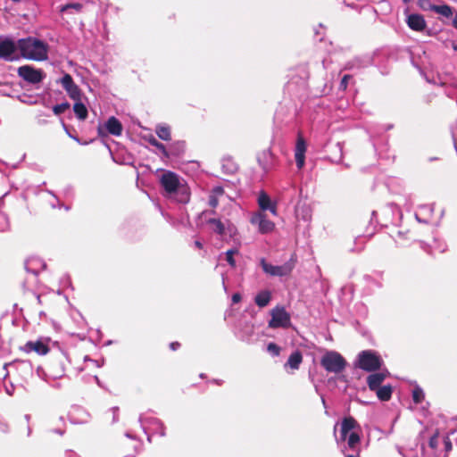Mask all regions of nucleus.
<instances>
[{"label": "nucleus", "mask_w": 457, "mask_h": 457, "mask_svg": "<svg viewBox=\"0 0 457 457\" xmlns=\"http://www.w3.org/2000/svg\"><path fill=\"white\" fill-rule=\"evenodd\" d=\"M20 59L24 58L36 62L46 61L48 58L49 46L43 40L34 37L18 39Z\"/></svg>", "instance_id": "obj_1"}, {"label": "nucleus", "mask_w": 457, "mask_h": 457, "mask_svg": "<svg viewBox=\"0 0 457 457\" xmlns=\"http://www.w3.org/2000/svg\"><path fill=\"white\" fill-rule=\"evenodd\" d=\"M320 365L328 373L339 374L345 370L347 362L339 353L327 351L320 359Z\"/></svg>", "instance_id": "obj_2"}, {"label": "nucleus", "mask_w": 457, "mask_h": 457, "mask_svg": "<svg viewBox=\"0 0 457 457\" xmlns=\"http://www.w3.org/2000/svg\"><path fill=\"white\" fill-rule=\"evenodd\" d=\"M383 364L381 357L371 350H365L359 353L356 366L360 369L372 372L379 370Z\"/></svg>", "instance_id": "obj_3"}, {"label": "nucleus", "mask_w": 457, "mask_h": 457, "mask_svg": "<svg viewBox=\"0 0 457 457\" xmlns=\"http://www.w3.org/2000/svg\"><path fill=\"white\" fill-rule=\"evenodd\" d=\"M0 58L6 62L20 60L18 40L10 37L0 36Z\"/></svg>", "instance_id": "obj_4"}, {"label": "nucleus", "mask_w": 457, "mask_h": 457, "mask_svg": "<svg viewBox=\"0 0 457 457\" xmlns=\"http://www.w3.org/2000/svg\"><path fill=\"white\" fill-rule=\"evenodd\" d=\"M295 259L294 256H292L288 262L278 266L268 263L264 258H262L260 260V265L262 268L263 271L266 274L273 277L288 276L292 272L295 267Z\"/></svg>", "instance_id": "obj_5"}, {"label": "nucleus", "mask_w": 457, "mask_h": 457, "mask_svg": "<svg viewBox=\"0 0 457 457\" xmlns=\"http://www.w3.org/2000/svg\"><path fill=\"white\" fill-rule=\"evenodd\" d=\"M138 420L142 429L147 435V440L149 442L151 441V434H159L161 436H165V428L162 422L157 418L141 414Z\"/></svg>", "instance_id": "obj_6"}, {"label": "nucleus", "mask_w": 457, "mask_h": 457, "mask_svg": "<svg viewBox=\"0 0 457 457\" xmlns=\"http://www.w3.org/2000/svg\"><path fill=\"white\" fill-rule=\"evenodd\" d=\"M269 327L271 328H287L291 326L290 314L282 306H276L270 312Z\"/></svg>", "instance_id": "obj_7"}, {"label": "nucleus", "mask_w": 457, "mask_h": 457, "mask_svg": "<svg viewBox=\"0 0 457 457\" xmlns=\"http://www.w3.org/2000/svg\"><path fill=\"white\" fill-rule=\"evenodd\" d=\"M18 75L25 81L31 84L39 83L45 78V74L41 70L35 69L30 65H23L19 67Z\"/></svg>", "instance_id": "obj_8"}, {"label": "nucleus", "mask_w": 457, "mask_h": 457, "mask_svg": "<svg viewBox=\"0 0 457 457\" xmlns=\"http://www.w3.org/2000/svg\"><path fill=\"white\" fill-rule=\"evenodd\" d=\"M67 360L65 353L59 352L55 358L48 364V371L54 378H62L65 372L64 361Z\"/></svg>", "instance_id": "obj_9"}, {"label": "nucleus", "mask_w": 457, "mask_h": 457, "mask_svg": "<svg viewBox=\"0 0 457 457\" xmlns=\"http://www.w3.org/2000/svg\"><path fill=\"white\" fill-rule=\"evenodd\" d=\"M251 223L258 227L261 234L270 233L275 228V223L270 220L262 212L254 213L251 218Z\"/></svg>", "instance_id": "obj_10"}, {"label": "nucleus", "mask_w": 457, "mask_h": 457, "mask_svg": "<svg viewBox=\"0 0 457 457\" xmlns=\"http://www.w3.org/2000/svg\"><path fill=\"white\" fill-rule=\"evenodd\" d=\"M179 184V176L172 171H165L161 177V185L168 194L177 192Z\"/></svg>", "instance_id": "obj_11"}, {"label": "nucleus", "mask_w": 457, "mask_h": 457, "mask_svg": "<svg viewBox=\"0 0 457 457\" xmlns=\"http://www.w3.org/2000/svg\"><path fill=\"white\" fill-rule=\"evenodd\" d=\"M359 428L357 421L351 416L345 417L341 422L340 436H337V426L334 428V435L337 443L345 442L350 431L353 432L355 428Z\"/></svg>", "instance_id": "obj_12"}, {"label": "nucleus", "mask_w": 457, "mask_h": 457, "mask_svg": "<svg viewBox=\"0 0 457 457\" xmlns=\"http://www.w3.org/2000/svg\"><path fill=\"white\" fill-rule=\"evenodd\" d=\"M62 87L66 90L69 96L73 100H79L80 99V89L79 87L74 83L72 77L65 73L63 77L60 80Z\"/></svg>", "instance_id": "obj_13"}, {"label": "nucleus", "mask_w": 457, "mask_h": 457, "mask_svg": "<svg viewBox=\"0 0 457 457\" xmlns=\"http://www.w3.org/2000/svg\"><path fill=\"white\" fill-rule=\"evenodd\" d=\"M305 153H306V143L302 137H298L295 149V159L296 166L301 170L304 166L305 162Z\"/></svg>", "instance_id": "obj_14"}, {"label": "nucleus", "mask_w": 457, "mask_h": 457, "mask_svg": "<svg viewBox=\"0 0 457 457\" xmlns=\"http://www.w3.org/2000/svg\"><path fill=\"white\" fill-rule=\"evenodd\" d=\"M258 204L262 212L270 211L273 215H277L276 203H273L268 194L264 191H261L258 195Z\"/></svg>", "instance_id": "obj_15"}, {"label": "nucleus", "mask_w": 457, "mask_h": 457, "mask_svg": "<svg viewBox=\"0 0 457 457\" xmlns=\"http://www.w3.org/2000/svg\"><path fill=\"white\" fill-rule=\"evenodd\" d=\"M406 22L409 28L415 31H422L427 26L424 17L418 13L408 15Z\"/></svg>", "instance_id": "obj_16"}, {"label": "nucleus", "mask_w": 457, "mask_h": 457, "mask_svg": "<svg viewBox=\"0 0 457 457\" xmlns=\"http://www.w3.org/2000/svg\"><path fill=\"white\" fill-rule=\"evenodd\" d=\"M24 351L27 353L35 352L39 355H45L48 353L49 347L42 341H29L24 345Z\"/></svg>", "instance_id": "obj_17"}, {"label": "nucleus", "mask_w": 457, "mask_h": 457, "mask_svg": "<svg viewBox=\"0 0 457 457\" xmlns=\"http://www.w3.org/2000/svg\"><path fill=\"white\" fill-rule=\"evenodd\" d=\"M262 168L267 172L274 166V155L270 149L264 150L258 157Z\"/></svg>", "instance_id": "obj_18"}, {"label": "nucleus", "mask_w": 457, "mask_h": 457, "mask_svg": "<svg viewBox=\"0 0 457 457\" xmlns=\"http://www.w3.org/2000/svg\"><path fill=\"white\" fill-rule=\"evenodd\" d=\"M386 377V373L385 372H377L369 375L367 378V384L369 386V388L371 391H375L376 388L380 386L382 382L385 380Z\"/></svg>", "instance_id": "obj_19"}, {"label": "nucleus", "mask_w": 457, "mask_h": 457, "mask_svg": "<svg viewBox=\"0 0 457 457\" xmlns=\"http://www.w3.org/2000/svg\"><path fill=\"white\" fill-rule=\"evenodd\" d=\"M107 131L113 136H120L122 132V125L115 117H110L105 122Z\"/></svg>", "instance_id": "obj_20"}, {"label": "nucleus", "mask_w": 457, "mask_h": 457, "mask_svg": "<svg viewBox=\"0 0 457 457\" xmlns=\"http://www.w3.org/2000/svg\"><path fill=\"white\" fill-rule=\"evenodd\" d=\"M303 361V355L300 351H295L290 354L285 367H290L292 370H298Z\"/></svg>", "instance_id": "obj_21"}, {"label": "nucleus", "mask_w": 457, "mask_h": 457, "mask_svg": "<svg viewBox=\"0 0 457 457\" xmlns=\"http://www.w3.org/2000/svg\"><path fill=\"white\" fill-rule=\"evenodd\" d=\"M270 299V292L268 290H262L256 295L254 302L259 307L263 308L269 304Z\"/></svg>", "instance_id": "obj_22"}, {"label": "nucleus", "mask_w": 457, "mask_h": 457, "mask_svg": "<svg viewBox=\"0 0 457 457\" xmlns=\"http://www.w3.org/2000/svg\"><path fill=\"white\" fill-rule=\"evenodd\" d=\"M207 224L210 226V228L218 235H224L225 233V225L224 223L219 220V219H209L207 220Z\"/></svg>", "instance_id": "obj_23"}, {"label": "nucleus", "mask_w": 457, "mask_h": 457, "mask_svg": "<svg viewBox=\"0 0 457 457\" xmlns=\"http://www.w3.org/2000/svg\"><path fill=\"white\" fill-rule=\"evenodd\" d=\"M155 133L162 140L169 141L171 139L170 128L168 125H157L155 128Z\"/></svg>", "instance_id": "obj_24"}, {"label": "nucleus", "mask_w": 457, "mask_h": 457, "mask_svg": "<svg viewBox=\"0 0 457 457\" xmlns=\"http://www.w3.org/2000/svg\"><path fill=\"white\" fill-rule=\"evenodd\" d=\"M375 391L378 398L381 401H388L391 398L392 386L389 385L378 386Z\"/></svg>", "instance_id": "obj_25"}, {"label": "nucleus", "mask_w": 457, "mask_h": 457, "mask_svg": "<svg viewBox=\"0 0 457 457\" xmlns=\"http://www.w3.org/2000/svg\"><path fill=\"white\" fill-rule=\"evenodd\" d=\"M73 111L79 120H84L87 119V109L83 103L76 102L73 105Z\"/></svg>", "instance_id": "obj_26"}, {"label": "nucleus", "mask_w": 457, "mask_h": 457, "mask_svg": "<svg viewBox=\"0 0 457 457\" xmlns=\"http://www.w3.org/2000/svg\"><path fill=\"white\" fill-rule=\"evenodd\" d=\"M433 12H435L444 17H446V18H450L453 14V8L448 4H442V5L436 4V6L433 7Z\"/></svg>", "instance_id": "obj_27"}, {"label": "nucleus", "mask_w": 457, "mask_h": 457, "mask_svg": "<svg viewBox=\"0 0 457 457\" xmlns=\"http://www.w3.org/2000/svg\"><path fill=\"white\" fill-rule=\"evenodd\" d=\"M148 143L151 145L156 147L162 153L163 157H165V158H169L170 157V153L166 149L165 145L162 143H160L154 137L151 136L148 138Z\"/></svg>", "instance_id": "obj_28"}, {"label": "nucleus", "mask_w": 457, "mask_h": 457, "mask_svg": "<svg viewBox=\"0 0 457 457\" xmlns=\"http://www.w3.org/2000/svg\"><path fill=\"white\" fill-rule=\"evenodd\" d=\"M222 170L228 174H233L237 171V164L229 158L222 160Z\"/></svg>", "instance_id": "obj_29"}, {"label": "nucleus", "mask_w": 457, "mask_h": 457, "mask_svg": "<svg viewBox=\"0 0 457 457\" xmlns=\"http://www.w3.org/2000/svg\"><path fill=\"white\" fill-rule=\"evenodd\" d=\"M83 5L79 3H71V4H67L65 5H62L60 7V12H79L82 9Z\"/></svg>", "instance_id": "obj_30"}, {"label": "nucleus", "mask_w": 457, "mask_h": 457, "mask_svg": "<svg viewBox=\"0 0 457 457\" xmlns=\"http://www.w3.org/2000/svg\"><path fill=\"white\" fill-rule=\"evenodd\" d=\"M185 149V142L184 141H178L171 145L170 149L169 151L170 155H179L181 153L184 152Z\"/></svg>", "instance_id": "obj_31"}, {"label": "nucleus", "mask_w": 457, "mask_h": 457, "mask_svg": "<svg viewBox=\"0 0 457 457\" xmlns=\"http://www.w3.org/2000/svg\"><path fill=\"white\" fill-rule=\"evenodd\" d=\"M425 397L424 392L421 387L416 386L412 390V400L415 403H420Z\"/></svg>", "instance_id": "obj_32"}, {"label": "nucleus", "mask_w": 457, "mask_h": 457, "mask_svg": "<svg viewBox=\"0 0 457 457\" xmlns=\"http://www.w3.org/2000/svg\"><path fill=\"white\" fill-rule=\"evenodd\" d=\"M360 436L357 432L355 431H353L349 436H348V439H347V445L349 446V448L351 449H354L355 446L360 443Z\"/></svg>", "instance_id": "obj_33"}, {"label": "nucleus", "mask_w": 457, "mask_h": 457, "mask_svg": "<svg viewBox=\"0 0 457 457\" xmlns=\"http://www.w3.org/2000/svg\"><path fill=\"white\" fill-rule=\"evenodd\" d=\"M237 248H231L229 250H228L226 253H225V255H226V261L228 262V263L232 267V268H235L236 267V261L234 259V254L237 253Z\"/></svg>", "instance_id": "obj_34"}, {"label": "nucleus", "mask_w": 457, "mask_h": 457, "mask_svg": "<svg viewBox=\"0 0 457 457\" xmlns=\"http://www.w3.org/2000/svg\"><path fill=\"white\" fill-rule=\"evenodd\" d=\"M69 108H70V104L68 102H64L60 104H55L53 107V112L55 115H60V114L63 113Z\"/></svg>", "instance_id": "obj_35"}, {"label": "nucleus", "mask_w": 457, "mask_h": 457, "mask_svg": "<svg viewBox=\"0 0 457 457\" xmlns=\"http://www.w3.org/2000/svg\"><path fill=\"white\" fill-rule=\"evenodd\" d=\"M267 351L273 356H278L280 353V347L275 343H269L267 345Z\"/></svg>", "instance_id": "obj_36"}, {"label": "nucleus", "mask_w": 457, "mask_h": 457, "mask_svg": "<svg viewBox=\"0 0 457 457\" xmlns=\"http://www.w3.org/2000/svg\"><path fill=\"white\" fill-rule=\"evenodd\" d=\"M9 228V221L4 213H0V231H5Z\"/></svg>", "instance_id": "obj_37"}, {"label": "nucleus", "mask_w": 457, "mask_h": 457, "mask_svg": "<svg viewBox=\"0 0 457 457\" xmlns=\"http://www.w3.org/2000/svg\"><path fill=\"white\" fill-rule=\"evenodd\" d=\"M419 5L423 10H429L433 11V7L436 6V4H433L430 0H419Z\"/></svg>", "instance_id": "obj_38"}, {"label": "nucleus", "mask_w": 457, "mask_h": 457, "mask_svg": "<svg viewBox=\"0 0 457 457\" xmlns=\"http://www.w3.org/2000/svg\"><path fill=\"white\" fill-rule=\"evenodd\" d=\"M20 370H21L25 372H28V373H31V371H32L31 363L29 361H21L20 363Z\"/></svg>", "instance_id": "obj_39"}, {"label": "nucleus", "mask_w": 457, "mask_h": 457, "mask_svg": "<svg viewBox=\"0 0 457 457\" xmlns=\"http://www.w3.org/2000/svg\"><path fill=\"white\" fill-rule=\"evenodd\" d=\"M352 76L351 75H345L342 79H341V82H340V85H339V88L341 90H345L347 88V86H348V81L349 79H351Z\"/></svg>", "instance_id": "obj_40"}, {"label": "nucleus", "mask_w": 457, "mask_h": 457, "mask_svg": "<svg viewBox=\"0 0 457 457\" xmlns=\"http://www.w3.org/2000/svg\"><path fill=\"white\" fill-rule=\"evenodd\" d=\"M438 440H439V437L437 435H435L433 436L430 437L429 441H428V445L432 448V449H436L438 445Z\"/></svg>", "instance_id": "obj_41"}, {"label": "nucleus", "mask_w": 457, "mask_h": 457, "mask_svg": "<svg viewBox=\"0 0 457 457\" xmlns=\"http://www.w3.org/2000/svg\"><path fill=\"white\" fill-rule=\"evenodd\" d=\"M6 383H7V381L5 379L4 381L5 392H6L7 395H12L13 394V392H14V386H13V385L12 383H10L9 386Z\"/></svg>", "instance_id": "obj_42"}, {"label": "nucleus", "mask_w": 457, "mask_h": 457, "mask_svg": "<svg viewBox=\"0 0 457 457\" xmlns=\"http://www.w3.org/2000/svg\"><path fill=\"white\" fill-rule=\"evenodd\" d=\"M223 193H224L223 187H220V186L214 187L212 190V195H213L215 196L221 195Z\"/></svg>", "instance_id": "obj_43"}, {"label": "nucleus", "mask_w": 457, "mask_h": 457, "mask_svg": "<svg viewBox=\"0 0 457 457\" xmlns=\"http://www.w3.org/2000/svg\"><path fill=\"white\" fill-rule=\"evenodd\" d=\"M219 204V201H218V198L217 196L213 195H211L210 197H209V204L215 208Z\"/></svg>", "instance_id": "obj_44"}, {"label": "nucleus", "mask_w": 457, "mask_h": 457, "mask_svg": "<svg viewBox=\"0 0 457 457\" xmlns=\"http://www.w3.org/2000/svg\"><path fill=\"white\" fill-rule=\"evenodd\" d=\"M63 126H64V129H65V130H66V133L68 134V136H69L71 138L74 139L76 142H78V143H79V144H80V145H85V144H86V143H82V142L80 141V139H79L78 137L71 135V134L68 131V129H67L66 126H65V125H63Z\"/></svg>", "instance_id": "obj_45"}, {"label": "nucleus", "mask_w": 457, "mask_h": 457, "mask_svg": "<svg viewBox=\"0 0 457 457\" xmlns=\"http://www.w3.org/2000/svg\"><path fill=\"white\" fill-rule=\"evenodd\" d=\"M241 301V295L240 294L238 293H235L233 295H232V303H237Z\"/></svg>", "instance_id": "obj_46"}, {"label": "nucleus", "mask_w": 457, "mask_h": 457, "mask_svg": "<svg viewBox=\"0 0 457 457\" xmlns=\"http://www.w3.org/2000/svg\"><path fill=\"white\" fill-rule=\"evenodd\" d=\"M112 411H113L112 422H116L118 420L119 408L118 407H113V408H112Z\"/></svg>", "instance_id": "obj_47"}, {"label": "nucleus", "mask_w": 457, "mask_h": 457, "mask_svg": "<svg viewBox=\"0 0 457 457\" xmlns=\"http://www.w3.org/2000/svg\"><path fill=\"white\" fill-rule=\"evenodd\" d=\"M65 457H79L75 452L68 450L65 453Z\"/></svg>", "instance_id": "obj_48"}, {"label": "nucleus", "mask_w": 457, "mask_h": 457, "mask_svg": "<svg viewBox=\"0 0 457 457\" xmlns=\"http://www.w3.org/2000/svg\"><path fill=\"white\" fill-rule=\"evenodd\" d=\"M179 346H180V344L178 343V342H172L170 345V349L173 350V351L179 349Z\"/></svg>", "instance_id": "obj_49"}, {"label": "nucleus", "mask_w": 457, "mask_h": 457, "mask_svg": "<svg viewBox=\"0 0 457 457\" xmlns=\"http://www.w3.org/2000/svg\"><path fill=\"white\" fill-rule=\"evenodd\" d=\"M445 450L450 451L452 449V443L448 438L445 439Z\"/></svg>", "instance_id": "obj_50"}, {"label": "nucleus", "mask_w": 457, "mask_h": 457, "mask_svg": "<svg viewBox=\"0 0 457 457\" xmlns=\"http://www.w3.org/2000/svg\"><path fill=\"white\" fill-rule=\"evenodd\" d=\"M189 200V195L187 193L182 194V198L180 199V202L187 203Z\"/></svg>", "instance_id": "obj_51"}, {"label": "nucleus", "mask_w": 457, "mask_h": 457, "mask_svg": "<svg viewBox=\"0 0 457 457\" xmlns=\"http://www.w3.org/2000/svg\"><path fill=\"white\" fill-rule=\"evenodd\" d=\"M53 432L58 434L60 436H62L64 434V430H62L61 428L54 429Z\"/></svg>", "instance_id": "obj_52"}, {"label": "nucleus", "mask_w": 457, "mask_h": 457, "mask_svg": "<svg viewBox=\"0 0 457 457\" xmlns=\"http://www.w3.org/2000/svg\"><path fill=\"white\" fill-rule=\"evenodd\" d=\"M453 26L457 29V14L453 19Z\"/></svg>", "instance_id": "obj_53"}, {"label": "nucleus", "mask_w": 457, "mask_h": 457, "mask_svg": "<svg viewBox=\"0 0 457 457\" xmlns=\"http://www.w3.org/2000/svg\"><path fill=\"white\" fill-rule=\"evenodd\" d=\"M0 431H7V426L5 424H0Z\"/></svg>", "instance_id": "obj_54"}, {"label": "nucleus", "mask_w": 457, "mask_h": 457, "mask_svg": "<svg viewBox=\"0 0 457 457\" xmlns=\"http://www.w3.org/2000/svg\"><path fill=\"white\" fill-rule=\"evenodd\" d=\"M195 247H197L199 249H201L203 247V244L200 241H195Z\"/></svg>", "instance_id": "obj_55"}, {"label": "nucleus", "mask_w": 457, "mask_h": 457, "mask_svg": "<svg viewBox=\"0 0 457 457\" xmlns=\"http://www.w3.org/2000/svg\"><path fill=\"white\" fill-rule=\"evenodd\" d=\"M29 262H27V263H26V269H27V270H28V271H29V272H32V273L36 274L37 272H36L34 270H30V269L29 268Z\"/></svg>", "instance_id": "obj_56"}, {"label": "nucleus", "mask_w": 457, "mask_h": 457, "mask_svg": "<svg viewBox=\"0 0 457 457\" xmlns=\"http://www.w3.org/2000/svg\"><path fill=\"white\" fill-rule=\"evenodd\" d=\"M405 236V233L402 232V231H398V237L399 238H403Z\"/></svg>", "instance_id": "obj_57"}, {"label": "nucleus", "mask_w": 457, "mask_h": 457, "mask_svg": "<svg viewBox=\"0 0 457 457\" xmlns=\"http://www.w3.org/2000/svg\"><path fill=\"white\" fill-rule=\"evenodd\" d=\"M397 452H398L399 457H405L399 448H397Z\"/></svg>", "instance_id": "obj_58"}, {"label": "nucleus", "mask_w": 457, "mask_h": 457, "mask_svg": "<svg viewBox=\"0 0 457 457\" xmlns=\"http://www.w3.org/2000/svg\"><path fill=\"white\" fill-rule=\"evenodd\" d=\"M126 436L129 437V438H134L131 434H129V432L126 433Z\"/></svg>", "instance_id": "obj_59"}, {"label": "nucleus", "mask_w": 457, "mask_h": 457, "mask_svg": "<svg viewBox=\"0 0 457 457\" xmlns=\"http://www.w3.org/2000/svg\"><path fill=\"white\" fill-rule=\"evenodd\" d=\"M321 400H322V403H323V405H325V404H326L325 399L322 397V399H321Z\"/></svg>", "instance_id": "obj_60"}, {"label": "nucleus", "mask_w": 457, "mask_h": 457, "mask_svg": "<svg viewBox=\"0 0 457 457\" xmlns=\"http://www.w3.org/2000/svg\"><path fill=\"white\" fill-rule=\"evenodd\" d=\"M37 299L40 303V295H37Z\"/></svg>", "instance_id": "obj_61"}, {"label": "nucleus", "mask_w": 457, "mask_h": 457, "mask_svg": "<svg viewBox=\"0 0 457 457\" xmlns=\"http://www.w3.org/2000/svg\"><path fill=\"white\" fill-rule=\"evenodd\" d=\"M25 418H26L27 420H29V415H25Z\"/></svg>", "instance_id": "obj_62"}, {"label": "nucleus", "mask_w": 457, "mask_h": 457, "mask_svg": "<svg viewBox=\"0 0 457 457\" xmlns=\"http://www.w3.org/2000/svg\"><path fill=\"white\" fill-rule=\"evenodd\" d=\"M337 145L339 147V149L341 150V145H340V143H337Z\"/></svg>", "instance_id": "obj_63"}, {"label": "nucleus", "mask_w": 457, "mask_h": 457, "mask_svg": "<svg viewBox=\"0 0 457 457\" xmlns=\"http://www.w3.org/2000/svg\"><path fill=\"white\" fill-rule=\"evenodd\" d=\"M222 284L224 286V288L226 289V286H225V281L224 280L222 281Z\"/></svg>", "instance_id": "obj_64"}]
</instances>
